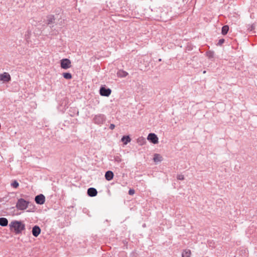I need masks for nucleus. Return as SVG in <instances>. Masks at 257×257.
Instances as JSON below:
<instances>
[{"instance_id":"dca6fc26","label":"nucleus","mask_w":257,"mask_h":257,"mask_svg":"<svg viewBox=\"0 0 257 257\" xmlns=\"http://www.w3.org/2000/svg\"><path fill=\"white\" fill-rule=\"evenodd\" d=\"M153 160L155 162H161L162 160V157L160 155L158 154H155L154 156Z\"/></svg>"},{"instance_id":"aec40b11","label":"nucleus","mask_w":257,"mask_h":257,"mask_svg":"<svg viewBox=\"0 0 257 257\" xmlns=\"http://www.w3.org/2000/svg\"><path fill=\"white\" fill-rule=\"evenodd\" d=\"M214 53L213 51H209L206 52V56L210 59L213 58Z\"/></svg>"},{"instance_id":"7ed1b4c3","label":"nucleus","mask_w":257,"mask_h":257,"mask_svg":"<svg viewBox=\"0 0 257 257\" xmlns=\"http://www.w3.org/2000/svg\"><path fill=\"white\" fill-rule=\"evenodd\" d=\"M106 119L105 116L103 114H98L95 115L93 118V122L97 124H102Z\"/></svg>"},{"instance_id":"cd10ccee","label":"nucleus","mask_w":257,"mask_h":257,"mask_svg":"<svg viewBox=\"0 0 257 257\" xmlns=\"http://www.w3.org/2000/svg\"><path fill=\"white\" fill-rule=\"evenodd\" d=\"M60 25H62V21H60Z\"/></svg>"},{"instance_id":"5701e85b","label":"nucleus","mask_w":257,"mask_h":257,"mask_svg":"<svg viewBox=\"0 0 257 257\" xmlns=\"http://www.w3.org/2000/svg\"><path fill=\"white\" fill-rule=\"evenodd\" d=\"M177 179L180 180H183L184 179V177L183 175H179L177 176Z\"/></svg>"},{"instance_id":"ddd939ff","label":"nucleus","mask_w":257,"mask_h":257,"mask_svg":"<svg viewBox=\"0 0 257 257\" xmlns=\"http://www.w3.org/2000/svg\"><path fill=\"white\" fill-rule=\"evenodd\" d=\"M117 75L119 77H125L128 75V73L122 70H119L117 71Z\"/></svg>"},{"instance_id":"a211bd4d","label":"nucleus","mask_w":257,"mask_h":257,"mask_svg":"<svg viewBox=\"0 0 257 257\" xmlns=\"http://www.w3.org/2000/svg\"><path fill=\"white\" fill-rule=\"evenodd\" d=\"M229 30V27L227 25H225L222 27L221 30V33L222 35H226Z\"/></svg>"},{"instance_id":"c85d7f7f","label":"nucleus","mask_w":257,"mask_h":257,"mask_svg":"<svg viewBox=\"0 0 257 257\" xmlns=\"http://www.w3.org/2000/svg\"><path fill=\"white\" fill-rule=\"evenodd\" d=\"M162 61V59H159V61Z\"/></svg>"},{"instance_id":"9d476101","label":"nucleus","mask_w":257,"mask_h":257,"mask_svg":"<svg viewBox=\"0 0 257 257\" xmlns=\"http://www.w3.org/2000/svg\"><path fill=\"white\" fill-rule=\"evenodd\" d=\"M97 191L94 188H89L87 190V194L89 196L94 197L96 196Z\"/></svg>"},{"instance_id":"f3484780","label":"nucleus","mask_w":257,"mask_h":257,"mask_svg":"<svg viewBox=\"0 0 257 257\" xmlns=\"http://www.w3.org/2000/svg\"><path fill=\"white\" fill-rule=\"evenodd\" d=\"M190 255L191 251L188 249L184 250L182 253V257H190Z\"/></svg>"},{"instance_id":"9b49d317","label":"nucleus","mask_w":257,"mask_h":257,"mask_svg":"<svg viewBox=\"0 0 257 257\" xmlns=\"http://www.w3.org/2000/svg\"><path fill=\"white\" fill-rule=\"evenodd\" d=\"M55 17L54 15H50L47 16V24L48 25H52L55 23Z\"/></svg>"},{"instance_id":"b1692460","label":"nucleus","mask_w":257,"mask_h":257,"mask_svg":"<svg viewBox=\"0 0 257 257\" xmlns=\"http://www.w3.org/2000/svg\"><path fill=\"white\" fill-rule=\"evenodd\" d=\"M135 190L134 189H130L128 191V194L130 195H133L135 194Z\"/></svg>"},{"instance_id":"6ab92c4d","label":"nucleus","mask_w":257,"mask_h":257,"mask_svg":"<svg viewBox=\"0 0 257 257\" xmlns=\"http://www.w3.org/2000/svg\"><path fill=\"white\" fill-rule=\"evenodd\" d=\"M63 76L66 79H71L72 78V75L69 72L63 73Z\"/></svg>"},{"instance_id":"6e6552de","label":"nucleus","mask_w":257,"mask_h":257,"mask_svg":"<svg viewBox=\"0 0 257 257\" xmlns=\"http://www.w3.org/2000/svg\"><path fill=\"white\" fill-rule=\"evenodd\" d=\"M111 92V90L109 88H106L104 87H101L99 90L100 94L101 96H108Z\"/></svg>"},{"instance_id":"423d86ee","label":"nucleus","mask_w":257,"mask_h":257,"mask_svg":"<svg viewBox=\"0 0 257 257\" xmlns=\"http://www.w3.org/2000/svg\"><path fill=\"white\" fill-rule=\"evenodd\" d=\"M11 79L10 75L7 72H4L0 74V80L4 82H8Z\"/></svg>"},{"instance_id":"bb28decb","label":"nucleus","mask_w":257,"mask_h":257,"mask_svg":"<svg viewBox=\"0 0 257 257\" xmlns=\"http://www.w3.org/2000/svg\"><path fill=\"white\" fill-rule=\"evenodd\" d=\"M115 160L117 162H120L121 161L120 159L118 157H116Z\"/></svg>"},{"instance_id":"a878e982","label":"nucleus","mask_w":257,"mask_h":257,"mask_svg":"<svg viewBox=\"0 0 257 257\" xmlns=\"http://www.w3.org/2000/svg\"><path fill=\"white\" fill-rule=\"evenodd\" d=\"M254 29V26L253 25H252L251 26H250V28H248V29L250 30V31L253 30Z\"/></svg>"},{"instance_id":"4468645a","label":"nucleus","mask_w":257,"mask_h":257,"mask_svg":"<svg viewBox=\"0 0 257 257\" xmlns=\"http://www.w3.org/2000/svg\"><path fill=\"white\" fill-rule=\"evenodd\" d=\"M8 224V220L6 218H0V225L2 226H7Z\"/></svg>"},{"instance_id":"20e7f679","label":"nucleus","mask_w":257,"mask_h":257,"mask_svg":"<svg viewBox=\"0 0 257 257\" xmlns=\"http://www.w3.org/2000/svg\"><path fill=\"white\" fill-rule=\"evenodd\" d=\"M61 67L64 69H67L71 67V61L69 59H63L60 62Z\"/></svg>"},{"instance_id":"393cba45","label":"nucleus","mask_w":257,"mask_h":257,"mask_svg":"<svg viewBox=\"0 0 257 257\" xmlns=\"http://www.w3.org/2000/svg\"><path fill=\"white\" fill-rule=\"evenodd\" d=\"M115 127V125L114 124H110L109 126V128L111 130H113Z\"/></svg>"},{"instance_id":"1a4fd4ad","label":"nucleus","mask_w":257,"mask_h":257,"mask_svg":"<svg viewBox=\"0 0 257 257\" xmlns=\"http://www.w3.org/2000/svg\"><path fill=\"white\" fill-rule=\"evenodd\" d=\"M32 234L35 237H37L41 232V229L39 226L35 225L32 228Z\"/></svg>"},{"instance_id":"4be33fe9","label":"nucleus","mask_w":257,"mask_h":257,"mask_svg":"<svg viewBox=\"0 0 257 257\" xmlns=\"http://www.w3.org/2000/svg\"><path fill=\"white\" fill-rule=\"evenodd\" d=\"M224 41L225 40L224 39H220L219 40L217 45L218 46H221L224 43Z\"/></svg>"},{"instance_id":"f03ea898","label":"nucleus","mask_w":257,"mask_h":257,"mask_svg":"<svg viewBox=\"0 0 257 257\" xmlns=\"http://www.w3.org/2000/svg\"><path fill=\"white\" fill-rule=\"evenodd\" d=\"M30 203L29 201H26L24 199L20 198L18 199L17 202L16 207L19 210H24L28 208Z\"/></svg>"},{"instance_id":"0eeeda50","label":"nucleus","mask_w":257,"mask_h":257,"mask_svg":"<svg viewBox=\"0 0 257 257\" xmlns=\"http://www.w3.org/2000/svg\"><path fill=\"white\" fill-rule=\"evenodd\" d=\"M147 139L150 142L154 144H156L158 143V138L157 136L154 133L149 134Z\"/></svg>"},{"instance_id":"f257e3e1","label":"nucleus","mask_w":257,"mask_h":257,"mask_svg":"<svg viewBox=\"0 0 257 257\" xmlns=\"http://www.w3.org/2000/svg\"><path fill=\"white\" fill-rule=\"evenodd\" d=\"M11 229H14L16 234H19L25 229V225L21 221H13L9 225Z\"/></svg>"},{"instance_id":"f8f14e48","label":"nucleus","mask_w":257,"mask_h":257,"mask_svg":"<svg viewBox=\"0 0 257 257\" xmlns=\"http://www.w3.org/2000/svg\"><path fill=\"white\" fill-rule=\"evenodd\" d=\"M113 173L111 171H108L105 173V177L107 181H110L113 179Z\"/></svg>"},{"instance_id":"2eb2a0df","label":"nucleus","mask_w":257,"mask_h":257,"mask_svg":"<svg viewBox=\"0 0 257 257\" xmlns=\"http://www.w3.org/2000/svg\"><path fill=\"white\" fill-rule=\"evenodd\" d=\"M121 140L124 145H126L128 143L131 142V139L128 136H124L122 137Z\"/></svg>"},{"instance_id":"412c9836","label":"nucleus","mask_w":257,"mask_h":257,"mask_svg":"<svg viewBox=\"0 0 257 257\" xmlns=\"http://www.w3.org/2000/svg\"><path fill=\"white\" fill-rule=\"evenodd\" d=\"M11 185L13 187L15 188H17L19 184V183L17 181H14L12 184H11Z\"/></svg>"},{"instance_id":"39448f33","label":"nucleus","mask_w":257,"mask_h":257,"mask_svg":"<svg viewBox=\"0 0 257 257\" xmlns=\"http://www.w3.org/2000/svg\"><path fill=\"white\" fill-rule=\"evenodd\" d=\"M35 201L38 204H43L45 201V197L43 194H40L35 197Z\"/></svg>"}]
</instances>
